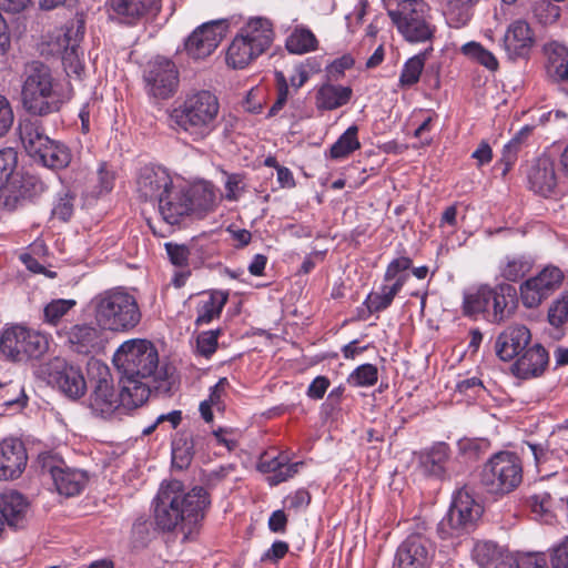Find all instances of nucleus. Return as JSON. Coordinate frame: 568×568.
<instances>
[{"label":"nucleus","instance_id":"16","mask_svg":"<svg viewBox=\"0 0 568 568\" xmlns=\"http://www.w3.org/2000/svg\"><path fill=\"white\" fill-rule=\"evenodd\" d=\"M435 558L434 542L422 532L408 535L397 547L395 568H430Z\"/></svg>","mask_w":568,"mask_h":568},{"label":"nucleus","instance_id":"61","mask_svg":"<svg viewBox=\"0 0 568 568\" xmlns=\"http://www.w3.org/2000/svg\"><path fill=\"white\" fill-rule=\"evenodd\" d=\"M303 466L302 462H296L293 464H287L285 460L281 465V469H278L275 475H270L267 477V481L271 486H276L283 481L288 480L290 478L294 477L298 470L300 467Z\"/></svg>","mask_w":568,"mask_h":568},{"label":"nucleus","instance_id":"45","mask_svg":"<svg viewBox=\"0 0 568 568\" xmlns=\"http://www.w3.org/2000/svg\"><path fill=\"white\" fill-rule=\"evenodd\" d=\"M448 456L449 447L447 444L439 443L433 446L423 459V465L426 471L436 477L443 476Z\"/></svg>","mask_w":568,"mask_h":568},{"label":"nucleus","instance_id":"32","mask_svg":"<svg viewBox=\"0 0 568 568\" xmlns=\"http://www.w3.org/2000/svg\"><path fill=\"white\" fill-rule=\"evenodd\" d=\"M547 54V75L557 83L568 82V48L551 42L545 48Z\"/></svg>","mask_w":568,"mask_h":568},{"label":"nucleus","instance_id":"56","mask_svg":"<svg viewBox=\"0 0 568 568\" xmlns=\"http://www.w3.org/2000/svg\"><path fill=\"white\" fill-rule=\"evenodd\" d=\"M169 261L179 268L189 267L190 248L185 244L168 242L164 245Z\"/></svg>","mask_w":568,"mask_h":568},{"label":"nucleus","instance_id":"43","mask_svg":"<svg viewBox=\"0 0 568 568\" xmlns=\"http://www.w3.org/2000/svg\"><path fill=\"white\" fill-rule=\"evenodd\" d=\"M532 132V126L525 125L523 126L515 136L505 144L503 149V154L500 161L505 164L503 173L506 174L511 166L515 164L518 158V153L521 151L528 138Z\"/></svg>","mask_w":568,"mask_h":568},{"label":"nucleus","instance_id":"5","mask_svg":"<svg viewBox=\"0 0 568 568\" xmlns=\"http://www.w3.org/2000/svg\"><path fill=\"white\" fill-rule=\"evenodd\" d=\"M92 368H97L98 377L89 398V406L95 414L110 416L120 408L132 410L145 403L146 388L120 378L121 388L118 393L106 365L95 362Z\"/></svg>","mask_w":568,"mask_h":568},{"label":"nucleus","instance_id":"48","mask_svg":"<svg viewBox=\"0 0 568 568\" xmlns=\"http://www.w3.org/2000/svg\"><path fill=\"white\" fill-rule=\"evenodd\" d=\"M473 557L481 568H489L500 561L503 550L496 542L480 541L476 544Z\"/></svg>","mask_w":568,"mask_h":568},{"label":"nucleus","instance_id":"4","mask_svg":"<svg viewBox=\"0 0 568 568\" xmlns=\"http://www.w3.org/2000/svg\"><path fill=\"white\" fill-rule=\"evenodd\" d=\"M220 102L207 90L187 94L169 113L170 125L189 134L193 141H202L219 128Z\"/></svg>","mask_w":568,"mask_h":568},{"label":"nucleus","instance_id":"63","mask_svg":"<svg viewBox=\"0 0 568 568\" xmlns=\"http://www.w3.org/2000/svg\"><path fill=\"white\" fill-rule=\"evenodd\" d=\"M490 443L485 438L465 439L459 443L460 449L469 457L478 458L489 449Z\"/></svg>","mask_w":568,"mask_h":568},{"label":"nucleus","instance_id":"59","mask_svg":"<svg viewBox=\"0 0 568 568\" xmlns=\"http://www.w3.org/2000/svg\"><path fill=\"white\" fill-rule=\"evenodd\" d=\"M550 566L551 568H568V536H565L550 549Z\"/></svg>","mask_w":568,"mask_h":568},{"label":"nucleus","instance_id":"12","mask_svg":"<svg viewBox=\"0 0 568 568\" xmlns=\"http://www.w3.org/2000/svg\"><path fill=\"white\" fill-rule=\"evenodd\" d=\"M565 281V273L556 265H546L536 275L524 280L519 285V298L525 308H538Z\"/></svg>","mask_w":568,"mask_h":568},{"label":"nucleus","instance_id":"42","mask_svg":"<svg viewBox=\"0 0 568 568\" xmlns=\"http://www.w3.org/2000/svg\"><path fill=\"white\" fill-rule=\"evenodd\" d=\"M490 286L480 285L474 292L464 295L463 312L466 316H476L489 312Z\"/></svg>","mask_w":568,"mask_h":568},{"label":"nucleus","instance_id":"7","mask_svg":"<svg viewBox=\"0 0 568 568\" xmlns=\"http://www.w3.org/2000/svg\"><path fill=\"white\" fill-rule=\"evenodd\" d=\"M92 306L97 324L111 332H130L142 318L136 297L122 287L98 294Z\"/></svg>","mask_w":568,"mask_h":568},{"label":"nucleus","instance_id":"14","mask_svg":"<svg viewBox=\"0 0 568 568\" xmlns=\"http://www.w3.org/2000/svg\"><path fill=\"white\" fill-rule=\"evenodd\" d=\"M47 383L58 388L64 396L77 400L87 392V382L80 367L68 364L63 358L55 357L42 369Z\"/></svg>","mask_w":568,"mask_h":568},{"label":"nucleus","instance_id":"17","mask_svg":"<svg viewBox=\"0 0 568 568\" xmlns=\"http://www.w3.org/2000/svg\"><path fill=\"white\" fill-rule=\"evenodd\" d=\"M84 36V23L74 21L67 23L57 31V52L62 54V64L69 77L81 78L84 72V63L79 55V43Z\"/></svg>","mask_w":568,"mask_h":568},{"label":"nucleus","instance_id":"19","mask_svg":"<svg viewBox=\"0 0 568 568\" xmlns=\"http://www.w3.org/2000/svg\"><path fill=\"white\" fill-rule=\"evenodd\" d=\"M41 473L49 475L57 491L67 497L75 496L84 488L88 477L84 471L58 465L54 458L47 454L39 456Z\"/></svg>","mask_w":568,"mask_h":568},{"label":"nucleus","instance_id":"50","mask_svg":"<svg viewBox=\"0 0 568 568\" xmlns=\"http://www.w3.org/2000/svg\"><path fill=\"white\" fill-rule=\"evenodd\" d=\"M554 0H534L531 12L534 18L541 24L555 23L560 17V8Z\"/></svg>","mask_w":568,"mask_h":568},{"label":"nucleus","instance_id":"41","mask_svg":"<svg viewBox=\"0 0 568 568\" xmlns=\"http://www.w3.org/2000/svg\"><path fill=\"white\" fill-rule=\"evenodd\" d=\"M400 291L402 287L398 285L383 281L379 290L377 292H371L363 304L366 306L368 314L383 312L392 305L395 296Z\"/></svg>","mask_w":568,"mask_h":568},{"label":"nucleus","instance_id":"28","mask_svg":"<svg viewBox=\"0 0 568 568\" xmlns=\"http://www.w3.org/2000/svg\"><path fill=\"white\" fill-rule=\"evenodd\" d=\"M227 301V291L212 290L209 292H203L195 307V325H207L213 320L219 318Z\"/></svg>","mask_w":568,"mask_h":568},{"label":"nucleus","instance_id":"23","mask_svg":"<svg viewBox=\"0 0 568 568\" xmlns=\"http://www.w3.org/2000/svg\"><path fill=\"white\" fill-rule=\"evenodd\" d=\"M28 463V454L22 440L13 437L0 442V479L19 478Z\"/></svg>","mask_w":568,"mask_h":568},{"label":"nucleus","instance_id":"46","mask_svg":"<svg viewBox=\"0 0 568 568\" xmlns=\"http://www.w3.org/2000/svg\"><path fill=\"white\" fill-rule=\"evenodd\" d=\"M412 265L413 261L408 256L392 260L386 267L383 281L385 283H394L403 288L409 278L407 271L412 268Z\"/></svg>","mask_w":568,"mask_h":568},{"label":"nucleus","instance_id":"15","mask_svg":"<svg viewBox=\"0 0 568 568\" xmlns=\"http://www.w3.org/2000/svg\"><path fill=\"white\" fill-rule=\"evenodd\" d=\"M231 21L216 19L197 27L184 42L187 55L195 60L211 55L227 34Z\"/></svg>","mask_w":568,"mask_h":568},{"label":"nucleus","instance_id":"20","mask_svg":"<svg viewBox=\"0 0 568 568\" xmlns=\"http://www.w3.org/2000/svg\"><path fill=\"white\" fill-rule=\"evenodd\" d=\"M103 328L92 323L74 324L59 332L69 349L80 355L98 353L103 347Z\"/></svg>","mask_w":568,"mask_h":568},{"label":"nucleus","instance_id":"9","mask_svg":"<svg viewBox=\"0 0 568 568\" xmlns=\"http://www.w3.org/2000/svg\"><path fill=\"white\" fill-rule=\"evenodd\" d=\"M523 480L520 457L509 450L494 454L483 466L480 484L494 495H506L515 490Z\"/></svg>","mask_w":568,"mask_h":568},{"label":"nucleus","instance_id":"40","mask_svg":"<svg viewBox=\"0 0 568 568\" xmlns=\"http://www.w3.org/2000/svg\"><path fill=\"white\" fill-rule=\"evenodd\" d=\"M433 51V45H428L424 51L409 58L403 65L398 84L403 89L415 85L422 75L427 57Z\"/></svg>","mask_w":568,"mask_h":568},{"label":"nucleus","instance_id":"26","mask_svg":"<svg viewBox=\"0 0 568 568\" xmlns=\"http://www.w3.org/2000/svg\"><path fill=\"white\" fill-rule=\"evenodd\" d=\"M517 290L509 283L490 286L488 321L500 324L508 320L516 308Z\"/></svg>","mask_w":568,"mask_h":568},{"label":"nucleus","instance_id":"38","mask_svg":"<svg viewBox=\"0 0 568 568\" xmlns=\"http://www.w3.org/2000/svg\"><path fill=\"white\" fill-rule=\"evenodd\" d=\"M531 189L539 194L551 193L557 184L554 163L549 160H540L534 165L528 175Z\"/></svg>","mask_w":568,"mask_h":568},{"label":"nucleus","instance_id":"62","mask_svg":"<svg viewBox=\"0 0 568 568\" xmlns=\"http://www.w3.org/2000/svg\"><path fill=\"white\" fill-rule=\"evenodd\" d=\"M311 494L304 488H300L285 498V505L295 513L305 510L311 504Z\"/></svg>","mask_w":568,"mask_h":568},{"label":"nucleus","instance_id":"35","mask_svg":"<svg viewBox=\"0 0 568 568\" xmlns=\"http://www.w3.org/2000/svg\"><path fill=\"white\" fill-rule=\"evenodd\" d=\"M349 87L323 84L316 92L315 104L318 110L331 111L348 103L352 98Z\"/></svg>","mask_w":568,"mask_h":568},{"label":"nucleus","instance_id":"58","mask_svg":"<svg viewBox=\"0 0 568 568\" xmlns=\"http://www.w3.org/2000/svg\"><path fill=\"white\" fill-rule=\"evenodd\" d=\"M275 81L277 88V97L268 110L270 116L276 115L284 108L288 98V81L282 71L275 72Z\"/></svg>","mask_w":568,"mask_h":568},{"label":"nucleus","instance_id":"44","mask_svg":"<svg viewBox=\"0 0 568 568\" xmlns=\"http://www.w3.org/2000/svg\"><path fill=\"white\" fill-rule=\"evenodd\" d=\"M317 39L315 34L305 28L295 29L286 39L285 47L288 52L294 54H304L317 49Z\"/></svg>","mask_w":568,"mask_h":568},{"label":"nucleus","instance_id":"6","mask_svg":"<svg viewBox=\"0 0 568 568\" xmlns=\"http://www.w3.org/2000/svg\"><path fill=\"white\" fill-rule=\"evenodd\" d=\"M156 203L163 221L170 225H179L194 212L212 210L215 193L213 185L207 182L193 185L175 182Z\"/></svg>","mask_w":568,"mask_h":568},{"label":"nucleus","instance_id":"31","mask_svg":"<svg viewBox=\"0 0 568 568\" xmlns=\"http://www.w3.org/2000/svg\"><path fill=\"white\" fill-rule=\"evenodd\" d=\"M18 131L24 150L32 159H36L37 153H39L43 145L50 140L44 133L41 122L38 120H20Z\"/></svg>","mask_w":568,"mask_h":568},{"label":"nucleus","instance_id":"36","mask_svg":"<svg viewBox=\"0 0 568 568\" xmlns=\"http://www.w3.org/2000/svg\"><path fill=\"white\" fill-rule=\"evenodd\" d=\"M534 265L535 260L530 254L507 255L499 266L500 276L507 282L516 283L529 274Z\"/></svg>","mask_w":568,"mask_h":568},{"label":"nucleus","instance_id":"37","mask_svg":"<svg viewBox=\"0 0 568 568\" xmlns=\"http://www.w3.org/2000/svg\"><path fill=\"white\" fill-rule=\"evenodd\" d=\"M115 183V172L105 163L99 164L98 170L93 173L84 190L85 199L97 200L105 194H109Z\"/></svg>","mask_w":568,"mask_h":568},{"label":"nucleus","instance_id":"27","mask_svg":"<svg viewBox=\"0 0 568 568\" xmlns=\"http://www.w3.org/2000/svg\"><path fill=\"white\" fill-rule=\"evenodd\" d=\"M29 508V501L19 491L9 490L0 495L1 518L13 529H21L26 526Z\"/></svg>","mask_w":568,"mask_h":568},{"label":"nucleus","instance_id":"25","mask_svg":"<svg viewBox=\"0 0 568 568\" xmlns=\"http://www.w3.org/2000/svg\"><path fill=\"white\" fill-rule=\"evenodd\" d=\"M530 341L531 333L527 326H508L496 339V354L504 362L511 361L529 346Z\"/></svg>","mask_w":568,"mask_h":568},{"label":"nucleus","instance_id":"33","mask_svg":"<svg viewBox=\"0 0 568 568\" xmlns=\"http://www.w3.org/2000/svg\"><path fill=\"white\" fill-rule=\"evenodd\" d=\"M34 160L51 170H62L70 164L72 153L64 143L50 139L37 153Z\"/></svg>","mask_w":568,"mask_h":568},{"label":"nucleus","instance_id":"54","mask_svg":"<svg viewBox=\"0 0 568 568\" xmlns=\"http://www.w3.org/2000/svg\"><path fill=\"white\" fill-rule=\"evenodd\" d=\"M193 458V445L186 438H179L172 443V464L175 468H186Z\"/></svg>","mask_w":568,"mask_h":568},{"label":"nucleus","instance_id":"3","mask_svg":"<svg viewBox=\"0 0 568 568\" xmlns=\"http://www.w3.org/2000/svg\"><path fill=\"white\" fill-rule=\"evenodd\" d=\"M21 98L28 113L44 116L58 112L70 94L67 85L52 74L48 65L33 61L26 68Z\"/></svg>","mask_w":568,"mask_h":568},{"label":"nucleus","instance_id":"24","mask_svg":"<svg viewBox=\"0 0 568 568\" xmlns=\"http://www.w3.org/2000/svg\"><path fill=\"white\" fill-rule=\"evenodd\" d=\"M503 43L510 59H525L534 47L535 34L527 21L516 20L508 26Z\"/></svg>","mask_w":568,"mask_h":568},{"label":"nucleus","instance_id":"39","mask_svg":"<svg viewBox=\"0 0 568 568\" xmlns=\"http://www.w3.org/2000/svg\"><path fill=\"white\" fill-rule=\"evenodd\" d=\"M359 149L361 142L358 140V126L353 124L339 135L326 152V156L332 160H343Z\"/></svg>","mask_w":568,"mask_h":568},{"label":"nucleus","instance_id":"18","mask_svg":"<svg viewBox=\"0 0 568 568\" xmlns=\"http://www.w3.org/2000/svg\"><path fill=\"white\" fill-rule=\"evenodd\" d=\"M162 0H106L109 19L115 23L134 27L154 18Z\"/></svg>","mask_w":568,"mask_h":568},{"label":"nucleus","instance_id":"1","mask_svg":"<svg viewBox=\"0 0 568 568\" xmlns=\"http://www.w3.org/2000/svg\"><path fill=\"white\" fill-rule=\"evenodd\" d=\"M211 507V496L202 486L185 491L182 481H163L152 501L155 528L162 532L180 531L183 540L200 534Z\"/></svg>","mask_w":568,"mask_h":568},{"label":"nucleus","instance_id":"57","mask_svg":"<svg viewBox=\"0 0 568 568\" xmlns=\"http://www.w3.org/2000/svg\"><path fill=\"white\" fill-rule=\"evenodd\" d=\"M219 335L220 329L200 333L196 338L197 353L206 358L211 357L216 352Z\"/></svg>","mask_w":568,"mask_h":568},{"label":"nucleus","instance_id":"64","mask_svg":"<svg viewBox=\"0 0 568 568\" xmlns=\"http://www.w3.org/2000/svg\"><path fill=\"white\" fill-rule=\"evenodd\" d=\"M14 114L9 100L0 95V138L6 135L11 129Z\"/></svg>","mask_w":568,"mask_h":568},{"label":"nucleus","instance_id":"52","mask_svg":"<svg viewBox=\"0 0 568 568\" xmlns=\"http://www.w3.org/2000/svg\"><path fill=\"white\" fill-rule=\"evenodd\" d=\"M74 305V300H53L43 310V321L55 326Z\"/></svg>","mask_w":568,"mask_h":568},{"label":"nucleus","instance_id":"11","mask_svg":"<svg viewBox=\"0 0 568 568\" xmlns=\"http://www.w3.org/2000/svg\"><path fill=\"white\" fill-rule=\"evenodd\" d=\"M483 513L481 506L468 490L462 488L453 496V501L446 516L438 524L440 538L459 537L470 532Z\"/></svg>","mask_w":568,"mask_h":568},{"label":"nucleus","instance_id":"51","mask_svg":"<svg viewBox=\"0 0 568 568\" xmlns=\"http://www.w3.org/2000/svg\"><path fill=\"white\" fill-rule=\"evenodd\" d=\"M75 197L70 190L60 191L53 204L52 215L63 222L69 221L74 212Z\"/></svg>","mask_w":568,"mask_h":568},{"label":"nucleus","instance_id":"34","mask_svg":"<svg viewBox=\"0 0 568 568\" xmlns=\"http://www.w3.org/2000/svg\"><path fill=\"white\" fill-rule=\"evenodd\" d=\"M261 53L255 50L254 45L241 33H239L226 51V63L233 69H244Z\"/></svg>","mask_w":568,"mask_h":568},{"label":"nucleus","instance_id":"22","mask_svg":"<svg viewBox=\"0 0 568 568\" xmlns=\"http://www.w3.org/2000/svg\"><path fill=\"white\" fill-rule=\"evenodd\" d=\"M549 353L539 343L528 346L513 363L510 371L520 379L538 378L549 366Z\"/></svg>","mask_w":568,"mask_h":568},{"label":"nucleus","instance_id":"8","mask_svg":"<svg viewBox=\"0 0 568 568\" xmlns=\"http://www.w3.org/2000/svg\"><path fill=\"white\" fill-rule=\"evenodd\" d=\"M388 16L398 33L409 43L432 45L437 27L432 9L424 0H402Z\"/></svg>","mask_w":568,"mask_h":568},{"label":"nucleus","instance_id":"2","mask_svg":"<svg viewBox=\"0 0 568 568\" xmlns=\"http://www.w3.org/2000/svg\"><path fill=\"white\" fill-rule=\"evenodd\" d=\"M112 361L123 382L146 388L145 402L153 390L163 394L171 390L175 367L160 358L155 345L150 341H125L115 351Z\"/></svg>","mask_w":568,"mask_h":568},{"label":"nucleus","instance_id":"29","mask_svg":"<svg viewBox=\"0 0 568 568\" xmlns=\"http://www.w3.org/2000/svg\"><path fill=\"white\" fill-rule=\"evenodd\" d=\"M548 336L560 341L568 332V290L551 302L547 311Z\"/></svg>","mask_w":568,"mask_h":568},{"label":"nucleus","instance_id":"30","mask_svg":"<svg viewBox=\"0 0 568 568\" xmlns=\"http://www.w3.org/2000/svg\"><path fill=\"white\" fill-rule=\"evenodd\" d=\"M243 34L263 54L273 43L274 30L272 22L262 17L251 18L241 29Z\"/></svg>","mask_w":568,"mask_h":568},{"label":"nucleus","instance_id":"10","mask_svg":"<svg viewBox=\"0 0 568 568\" xmlns=\"http://www.w3.org/2000/svg\"><path fill=\"white\" fill-rule=\"evenodd\" d=\"M48 349V336L26 326L11 325L0 333V353L11 362L38 359Z\"/></svg>","mask_w":568,"mask_h":568},{"label":"nucleus","instance_id":"47","mask_svg":"<svg viewBox=\"0 0 568 568\" xmlns=\"http://www.w3.org/2000/svg\"><path fill=\"white\" fill-rule=\"evenodd\" d=\"M473 0H447L445 14L452 27L465 26L471 18Z\"/></svg>","mask_w":568,"mask_h":568},{"label":"nucleus","instance_id":"55","mask_svg":"<svg viewBox=\"0 0 568 568\" xmlns=\"http://www.w3.org/2000/svg\"><path fill=\"white\" fill-rule=\"evenodd\" d=\"M18 164V152L13 148L0 150V190H2L12 176Z\"/></svg>","mask_w":568,"mask_h":568},{"label":"nucleus","instance_id":"49","mask_svg":"<svg viewBox=\"0 0 568 568\" xmlns=\"http://www.w3.org/2000/svg\"><path fill=\"white\" fill-rule=\"evenodd\" d=\"M462 53L477 63L484 65L490 71L498 69V61L496 57L488 50H486L478 42H467L462 47Z\"/></svg>","mask_w":568,"mask_h":568},{"label":"nucleus","instance_id":"21","mask_svg":"<svg viewBox=\"0 0 568 568\" xmlns=\"http://www.w3.org/2000/svg\"><path fill=\"white\" fill-rule=\"evenodd\" d=\"M174 184L165 168L145 165L138 174L136 192L142 200L156 203Z\"/></svg>","mask_w":568,"mask_h":568},{"label":"nucleus","instance_id":"13","mask_svg":"<svg viewBox=\"0 0 568 568\" xmlns=\"http://www.w3.org/2000/svg\"><path fill=\"white\" fill-rule=\"evenodd\" d=\"M143 79L146 93L155 99L168 100L179 88V71L175 63L164 57L148 62Z\"/></svg>","mask_w":568,"mask_h":568},{"label":"nucleus","instance_id":"60","mask_svg":"<svg viewBox=\"0 0 568 568\" xmlns=\"http://www.w3.org/2000/svg\"><path fill=\"white\" fill-rule=\"evenodd\" d=\"M527 501L532 513L547 516L550 513L554 500L549 493L542 491L530 496Z\"/></svg>","mask_w":568,"mask_h":568},{"label":"nucleus","instance_id":"53","mask_svg":"<svg viewBox=\"0 0 568 568\" xmlns=\"http://www.w3.org/2000/svg\"><path fill=\"white\" fill-rule=\"evenodd\" d=\"M378 369L374 364H363L348 376V383L357 387L373 386L377 383Z\"/></svg>","mask_w":568,"mask_h":568}]
</instances>
